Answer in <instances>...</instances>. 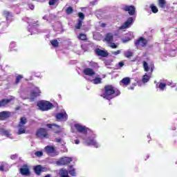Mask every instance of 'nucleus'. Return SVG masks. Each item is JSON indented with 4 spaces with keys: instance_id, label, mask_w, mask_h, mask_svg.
Returning <instances> with one entry per match:
<instances>
[{
    "instance_id": "nucleus-22",
    "label": "nucleus",
    "mask_w": 177,
    "mask_h": 177,
    "mask_svg": "<svg viewBox=\"0 0 177 177\" xmlns=\"http://www.w3.org/2000/svg\"><path fill=\"white\" fill-rule=\"evenodd\" d=\"M45 151L47 154H52L53 153H55V147L52 146H46L45 147Z\"/></svg>"
},
{
    "instance_id": "nucleus-21",
    "label": "nucleus",
    "mask_w": 177,
    "mask_h": 177,
    "mask_svg": "<svg viewBox=\"0 0 177 177\" xmlns=\"http://www.w3.org/2000/svg\"><path fill=\"white\" fill-rule=\"evenodd\" d=\"M156 88H159L160 91H165V88H167V84L163 82H158L156 85Z\"/></svg>"
},
{
    "instance_id": "nucleus-13",
    "label": "nucleus",
    "mask_w": 177,
    "mask_h": 177,
    "mask_svg": "<svg viewBox=\"0 0 177 177\" xmlns=\"http://www.w3.org/2000/svg\"><path fill=\"white\" fill-rule=\"evenodd\" d=\"M10 117V112L9 111H2L0 112V120L5 121Z\"/></svg>"
},
{
    "instance_id": "nucleus-23",
    "label": "nucleus",
    "mask_w": 177,
    "mask_h": 177,
    "mask_svg": "<svg viewBox=\"0 0 177 177\" xmlns=\"http://www.w3.org/2000/svg\"><path fill=\"white\" fill-rule=\"evenodd\" d=\"M158 5L159 8L161 9H165V6H167V1L165 0H158Z\"/></svg>"
},
{
    "instance_id": "nucleus-18",
    "label": "nucleus",
    "mask_w": 177,
    "mask_h": 177,
    "mask_svg": "<svg viewBox=\"0 0 177 177\" xmlns=\"http://www.w3.org/2000/svg\"><path fill=\"white\" fill-rule=\"evenodd\" d=\"M87 146H94V147H99V144L94 139H90L86 141Z\"/></svg>"
},
{
    "instance_id": "nucleus-49",
    "label": "nucleus",
    "mask_w": 177,
    "mask_h": 177,
    "mask_svg": "<svg viewBox=\"0 0 177 177\" xmlns=\"http://www.w3.org/2000/svg\"><path fill=\"white\" fill-rule=\"evenodd\" d=\"M0 171H5V167L3 166H1Z\"/></svg>"
},
{
    "instance_id": "nucleus-8",
    "label": "nucleus",
    "mask_w": 177,
    "mask_h": 177,
    "mask_svg": "<svg viewBox=\"0 0 177 177\" xmlns=\"http://www.w3.org/2000/svg\"><path fill=\"white\" fill-rule=\"evenodd\" d=\"M133 23V18L130 17L120 27V30H125L129 28V26Z\"/></svg>"
},
{
    "instance_id": "nucleus-48",
    "label": "nucleus",
    "mask_w": 177,
    "mask_h": 177,
    "mask_svg": "<svg viewBox=\"0 0 177 177\" xmlns=\"http://www.w3.org/2000/svg\"><path fill=\"white\" fill-rule=\"evenodd\" d=\"M118 65L120 67H122L124 66V62H119Z\"/></svg>"
},
{
    "instance_id": "nucleus-52",
    "label": "nucleus",
    "mask_w": 177,
    "mask_h": 177,
    "mask_svg": "<svg viewBox=\"0 0 177 177\" xmlns=\"http://www.w3.org/2000/svg\"><path fill=\"white\" fill-rule=\"evenodd\" d=\"M128 89L133 91V89H135V88L133 86H130V87L128 88Z\"/></svg>"
},
{
    "instance_id": "nucleus-35",
    "label": "nucleus",
    "mask_w": 177,
    "mask_h": 177,
    "mask_svg": "<svg viewBox=\"0 0 177 177\" xmlns=\"http://www.w3.org/2000/svg\"><path fill=\"white\" fill-rule=\"evenodd\" d=\"M21 80H23V75H18L17 77H16V80H15V85H17L20 81H21Z\"/></svg>"
},
{
    "instance_id": "nucleus-5",
    "label": "nucleus",
    "mask_w": 177,
    "mask_h": 177,
    "mask_svg": "<svg viewBox=\"0 0 177 177\" xmlns=\"http://www.w3.org/2000/svg\"><path fill=\"white\" fill-rule=\"evenodd\" d=\"M122 10H124V12H128L129 16H133L136 12L134 6L126 5L124 6V8H122Z\"/></svg>"
},
{
    "instance_id": "nucleus-44",
    "label": "nucleus",
    "mask_w": 177,
    "mask_h": 177,
    "mask_svg": "<svg viewBox=\"0 0 177 177\" xmlns=\"http://www.w3.org/2000/svg\"><path fill=\"white\" fill-rule=\"evenodd\" d=\"M28 8L29 9H30V10H34V9L35 8V6H34V4H29Z\"/></svg>"
},
{
    "instance_id": "nucleus-36",
    "label": "nucleus",
    "mask_w": 177,
    "mask_h": 177,
    "mask_svg": "<svg viewBox=\"0 0 177 177\" xmlns=\"http://www.w3.org/2000/svg\"><path fill=\"white\" fill-rule=\"evenodd\" d=\"M132 56H133V53L131 51H126L124 53V57H127V59H130V57H132Z\"/></svg>"
},
{
    "instance_id": "nucleus-1",
    "label": "nucleus",
    "mask_w": 177,
    "mask_h": 177,
    "mask_svg": "<svg viewBox=\"0 0 177 177\" xmlns=\"http://www.w3.org/2000/svg\"><path fill=\"white\" fill-rule=\"evenodd\" d=\"M103 93L101 97L106 99V100H111V99H114V97L121 95V92L119 90H115V88L110 84L104 86Z\"/></svg>"
},
{
    "instance_id": "nucleus-28",
    "label": "nucleus",
    "mask_w": 177,
    "mask_h": 177,
    "mask_svg": "<svg viewBox=\"0 0 177 177\" xmlns=\"http://www.w3.org/2000/svg\"><path fill=\"white\" fill-rule=\"evenodd\" d=\"M149 81H150V76H149V75L145 74L142 76V82L144 84H146L147 82H149Z\"/></svg>"
},
{
    "instance_id": "nucleus-15",
    "label": "nucleus",
    "mask_w": 177,
    "mask_h": 177,
    "mask_svg": "<svg viewBox=\"0 0 177 177\" xmlns=\"http://www.w3.org/2000/svg\"><path fill=\"white\" fill-rule=\"evenodd\" d=\"M113 39H114V36L113 35V34L111 32H108L105 35L104 41H105V42H107V44H111Z\"/></svg>"
},
{
    "instance_id": "nucleus-32",
    "label": "nucleus",
    "mask_w": 177,
    "mask_h": 177,
    "mask_svg": "<svg viewBox=\"0 0 177 177\" xmlns=\"http://www.w3.org/2000/svg\"><path fill=\"white\" fill-rule=\"evenodd\" d=\"M65 12L66 15H71L74 13V9H73V7L69 6L66 9Z\"/></svg>"
},
{
    "instance_id": "nucleus-19",
    "label": "nucleus",
    "mask_w": 177,
    "mask_h": 177,
    "mask_svg": "<svg viewBox=\"0 0 177 177\" xmlns=\"http://www.w3.org/2000/svg\"><path fill=\"white\" fill-rule=\"evenodd\" d=\"M44 167L41 165H37L34 167V171L36 175H41V173L44 171Z\"/></svg>"
},
{
    "instance_id": "nucleus-34",
    "label": "nucleus",
    "mask_w": 177,
    "mask_h": 177,
    "mask_svg": "<svg viewBox=\"0 0 177 177\" xmlns=\"http://www.w3.org/2000/svg\"><path fill=\"white\" fill-rule=\"evenodd\" d=\"M50 44L54 48L59 47V41H57V39H53L50 41Z\"/></svg>"
},
{
    "instance_id": "nucleus-2",
    "label": "nucleus",
    "mask_w": 177,
    "mask_h": 177,
    "mask_svg": "<svg viewBox=\"0 0 177 177\" xmlns=\"http://www.w3.org/2000/svg\"><path fill=\"white\" fill-rule=\"evenodd\" d=\"M37 106L41 111H48L54 107L53 104L49 101H40L37 103Z\"/></svg>"
},
{
    "instance_id": "nucleus-42",
    "label": "nucleus",
    "mask_w": 177,
    "mask_h": 177,
    "mask_svg": "<svg viewBox=\"0 0 177 177\" xmlns=\"http://www.w3.org/2000/svg\"><path fill=\"white\" fill-rule=\"evenodd\" d=\"M69 174L70 175H71V176H75V170L71 169V171H69Z\"/></svg>"
},
{
    "instance_id": "nucleus-11",
    "label": "nucleus",
    "mask_w": 177,
    "mask_h": 177,
    "mask_svg": "<svg viewBox=\"0 0 177 177\" xmlns=\"http://www.w3.org/2000/svg\"><path fill=\"white\" fill-rule=\"evenodd\" d=\"M71 161H73V158L69 157H64L62 158L58 162L60 165H68Z\"/></svg>"
},
{
    "instance_id": "nucleus-41",
    "label": "nucleus",
    "mask_w": 177,
    "mask_h": 177,
    "mask_svg": "<svg viewBox=\"0 0 177 177\" xmlns=\"http://www.w3.org/2000/svg\"><path fill=\"white\" fill-rule=\"evenodd\" d=\"M111 53L115 56H117V55H120V53H121V50H118L117 51H113Z\"/></svg>"
},
{
    "instance_id": "nucleus-17",
    "label": "nucleus",
    "mask_w": 177,
    "mask_h": 177,
    "mask_svg": "<svg viewBox=\"0 0 177 177\" xmlns=\"http://www.w3.org/2000/svg\"><path fill=\"white\" fill-rule=\"evenodd\" d=\"M55 118L57 120V121H60V120H67V113H59L55 115Z\"/></svg>"
},
{
    "instance_id": "nucleus-4",
    "label": "nucleus",
    "mask_w": 177,
    "mask_h": 177,
    "mask_svg": "<svg viewBox=\"0 0 177 177\" xmlns=\"http://www.w3.org/2000/svg\"><path fill=\"white\" fill-rule=\"evenodd\" d=\"M75 129L77 132L80 133H82L83 135H87L88 134V127L86 126L81 125L80 124H75L74 125Z\"/></svg>"
},
{
    "instance_id": "nucleus-45",
    "label": "nucleus",
    "mask_w": 177,
    "mask_h": 177,
    "mask_svg": "<svg viewBox=\"0 0 177 177\" xmlns=\"http://www.w3.org/2000/svg\"><path fill=\"white\" fill-rule=\"evenodd\" d=\"M10 158L11 160H16V158H17V155H12Z\"/></svg>"
},
{
    "instance_id": "nucleus-20",
    "label": "nucleus",
    "mask_w": 177,
    "mask_h": 177,
    "mask_svg": "<svg viewBox=\"0 0 177 177\" xmlns=\"http://www.w3.org/2000/svg\"><path fill=\"white\" fill-rule=\"evenodd\" d=\"M12 102V99H3L0 100V107H3L6 106V104H9Z\"/></svg>"
},
{
    "instance_id": "nucleus-51",
    "label": "nucleus",
    "mask_w": 177,
    "mask_h": 177,
    "mask_svg": "<svg viewBox=\"0 0 177 177\" xmlns=\"http://www.w3.org/2000/svg\"><path fill=\"white\" fill-rule=\"evenodd\" d=\"M61 177H70L68 174L64 175V174H62Z\"/></svg>"
},
{
    "instance_id": "nucleus-55",
    "label": "nucleus",
    "mask_w": 177,
    "mask_h": 177,
    "mask_svg": "<svg viewBox=\"0 0 177 177\" xmlns=\"http://www.w3.org/2000/svg\"><path fill=\"white\" fill-rule=\"evenodd\" d=\"M146 157H147V158H149V156H147Z\"/></svg>"
},
{
    "instance_id": "nucleus-53",
    "label": "nucleus",
    "mask_w": 177,
    "mask_h": 177,
    "mask_svg": "<svg viewBox=\"0 0 177 177\" xmlns=\"http://www.w3.org/2000/svg\"><path fill=\"white\" fill-rule=\"evenodd\" d=\"M10 45H16V43L12 42V43L10 44Z\"/></svg>"
},
{
    "instance_id": "nucleus-12",
    "label": "nucleus",
    "mask_w": 177,
    "mask_h": 177,
    "mask_svg": "<svg viewBox=\"0 0 177 177\" xmlns=\"http://www.w3.org/2000/svg\"><path fill=\"white\" fill-rule=\"evenodd\" d=\"M83 74L84 75H88V77H93L96 74V72L91 68H86L83 71Z\"/></svg>"
},
{
    "instance_id": "nucleus-7",
    "label": "nucleus",
    "mask_w": 177,
    "mask_h": 177,
    "mask_svg": "<svg viewBox=\"0 0 177 177\" xmlns=\"http://www.w3.org/2000/svg\"><path fill=\"white\" fill-rule=\"evenodd\" d=\"M19 171L23 176H30L31 175V171H30V167H28V165H24Z\"/></svg>"
},
{
    "instance_id": "nucleus-38",
    "label": "nucleus",
    "mask_w": 177,
    "mask_h": 177,
    "mask_svg": "<svg viewBox=\"0 0 177 177\" xmlns=\"http://www.w3.org/2000/svg\"><path fill=\"white\" fill-rule=\"evenodd\" d=\"M35 156H36V157H42V156H44V153L42 151H37L35 153Z\"/></svg>"
},
{
    "instance_id": "nucleus-24",
    "label": "nucleus",
    "mask_w": 177,
    "mask_h": 177,
    "mask_svg": "<svg viewBox=\"0 0 177 177\" xmlns=\"http://www.w3.org/2000/svg\"><path fill=\"white\" fill-rule=\"evenodd\" d=\"M120 82L123 84V85H125V86H128L129 84H131V78L129 77H124Z\"/></svg>"
},
{
    "instance_id": "nucleus-46",
    "label": "nucleus",
    "mask_w": 177,
    "mask_h": 177,
    "mask_svg": "<svg viewBox=\"0 0 177 177\" xmlns=\"http://www.w3.org/2000/svg\"><path fill=\"white\" fill-rule=\"evenodd\" d=\"M55 142H57V143H60V142H62V138H55Z\"/></svg>"
},
{
    "instance_id": "nucleus-39",
    "label": "nucleus",
    "mask_w": 177,
    "mask_h": 177,
    "mask_svg": "<svg viewBox=\"0 0 177 177\" xmlns=\"http://www.w3.org/2000/svg\"><path fill=\"white\" fill-rule=\"evenodd\" d=\"M57 1L59 0H49L48 5H50V6H53L54 5H56Z\"/></svg>"
},
{
    "instance_id": "nucleus-37",
    "label": "nucleus",
    "mask_w": 177,
    "mask_h": 177,
    "mask_svg": "<svg viewBox=\"0 0 177 177\" xmlns=\"http://www.w3.org/2000/svg\"><path fill=\"white\" fill-rule=\"evenodd\" d=\"M39 93H41V92L32 91L30 93V96H31V97H37L39 96Z\"/></svg>"
},
{
    "instance_id": "nucleus-31",
    "label": "nucleus",
    "mask_w": 177,
    "mask_h": 177,
    "mask_svg": "<svg viewBox=\"0 0 177 177\" xmlns=\"http://www.w3.org/2000/svg\"><path fill=\"white\" fill-rule=\"evenodd\" d=\"M3 15L6 17V20H9V17H13V16L9 11H4L3 12Z\"/></svg>"
},
{
    "instance_id": "nucleus-26",
    "label": "nucleus",
    "mask_w": 177,
    "mask_h": 177,
    "mask_svg": "<svg viewBox=\"0 0 177 177\" xmlns=\"http://www.w3.org/2000/svg\"><path fill=\"white\" fill-rule=\"evenodd\" d=\"M0 132L2 133V135H4V136H7V138L10 137V133L8 130H5V129H0Z\"/></svg>"
},
{
    "instance_id": "nucleus-9",
    "label": "nucleus",
    "mask_w": 177,
    "mask_h": 177,
    "mask_svg": "<svg viewBox=\"0 0 177 177\" xmlns=\"http://www.w3.org/2000/svg\"><path fill=\"white\" fill-rule=\"evenodd\" d=\"M147 39H145L143 37H140L138 39L136 40L134 44L136 46H140L145 47L147 45Z\"/></svg>"
},
{
    "instance_id": "nucleus-16",
    "label": "nucleus",
    "mask_w": 177,
    "mask_h": 177,
    "mask_svg": "<svg viewBox=\"0 0 177 177\" xmlns=\"http://www.w3.org/2000/svg\"><path fill=\"white\" fill-rule=\"evenodd\" d=\"M17 128L18 129L17 135H23V133H26V126L23 124H18Z\"/></svg>"
},
{
    "instance_id": "nucleus-47",
    "label": "nucleus",
    "mask_w": 177,
    "mask_h": 177,
    "mask_svg": "<svg viewBox=\"0 0 177 177\" xmlns=\"http://www.w3.org/2000/svg\"><path fill=\"white\" fill-rule=\"evenodd\" d=\"M75 145H80V140H78V139L75 140Z\"/></svg>"
},
{
    "instance_id": "nucleus-50",
    "label": "nucleus",
    "mask_w": 177,
    "mask_h": 177,
    "mask_svg": "<svg viewBox=\"0 0 177 177\" xmlns=\"http://www.w3.org/2000/svg\"><path fill=\"white\" fill-rule=\"evenodd\" d=\"M101 27H102V28H104V27H106V24L104 23L101 24Z\"/></svg>"
},
{
    "instance_id": "nucleus-30",
    "label": "nucleus",
    "mask_w": 177,
    "mask_h": 177,
    "mask_svg": "<svg viewBox=\"0 0 177 177\" xmlns=\"http://www.w3.org/2000/svg\"><path fill=\"white\" fill-rule=\"evenodd\" d=\"M81 27H82V20L79 19L77 21V23L76 24V25L75 26V28L76 30H81Z\"/></svg>"
},
{
    "instance_id": "nucleus-40",
    "label": "nucleus",
    "mask_w": 177,
    "mask_h": 177,
    "mask_svg": "<svg viewBox=\"0 0 177 177\" xmlns=\"http://www.w3.org/2000/svg\"><path fill=\"white\" fill-rule=\"evenodd\" d=\"M78 17H80V20H84L85 19V15H84L82 12H78L77 14Z\"/></svg>"
},
{
    "instance_id": "nucleus-6",
    "label": "nucleus",
    "mask_w": 177,
    "mask_h": 177,
    "mask_svg": "<svg viewBox=\"0 0 177 177\" xmlns=\"http://www.w3.org/2000/svg\"><path fill=\"white\" fill-rule=\"evenodd\" d=\"M46 127L49 129H51V131H53V132H54L55 133H60V132H62L60 126L56 124H47Z\"/></svg>"
},
{
    "instance_id": "nucleus-29",
    "label": "nucleus",
    "mask_w": 177,
    "mask_h": 177,
    "mask_svg": "<svg viewBox=\"0 0 177 177\" xmlns=\"http://www.w3.org/2000/svg\"><path fill=\"white\" fill-rule=\"evenodd\" d=\"M93 84L95 85H97L98 84H102V78L101 77H95L92 80Z\"/></svg>"
},
{
    "instance_id": "nucleus-27",
    "label": "nucleus",
    "mask_w": 177,
    "mask_h": 177,
    "mask_svg": "<svg viewBox=\"0 0 177 177\" xmlns=\"http://www.w3.org/2000/svg\"><path fill=\"white\" fill-rule=\"evenodd\" d=\"M27 122H28L27 118H26V117H21V118H20V121H19V122L18 124L26 126V124H27Z\"/></svg>"
},
{
    "instance_id": "nucleus-14",
    "label": "nucleus",
    "mask_w": 177,
    "mask_h": 177,
    "mask_svg": "<svg viewBox=\"0 0 177 177\" xmlns=\"http://www.w3.org/2000/svg\"><path fill=\"white\" fill-rule=\"evenodd\" d=\"M95 53L97 56H101L102 57H107L109 56V53L100 48L95 49Z\"/></svg>"
},
{
    "instance_id": "nucleus-43",
    "label": "nucleus",
    "mask_w": 177,
    "mask_h": 177,
    "mask_svg": "<svg viewBox=\"0 0 177 177\" xmlns=\"http://www.w3.org/2000/svg\"><path fill=\"white\" fill-rule=\"evenodd\" d=\"M111 44V48H112V49H117V45L115 43H110Z\"/></svg>"
},
{
    "instance_id": "nucleus-33",
    "label": "nucleus",
    "mask_w": 177,
    "mask_h": 177,
    "mask_svg": "<svg viewBox=\"0 0 177 177\" xmlns=\"http://www.w3.org/2000/svg\"><path fill=\"white\" fill-rule=\"evenodd\" d=\"M150 9L153 13H158V8L154 4H151Z\"/></svg>"
},
{
    "instance_id": "nucleus-25",
    "label": "nucleus",
    "mask_w": 177,
    "mask_h": 177,
    "mask_svg": "<svg viewBox=\"0 0 177 177\" xmlns=\"http://www.w3.org/2000/svg\"><path fill=\"white\" fill-rule=\"evenodd\" d=\"M78 39L80 41H88V37L84 33H80L77 36Z\"/></svg>"
},
{
    "instance_id": "nucleus-56",
    "label": "nucleus",
    "mask_w": 177,
    "mask_h": 177,
    "mask_svg": "<svg viewBox=\"0 0 177 177\" xmlns=\"http://www.w3.org/2000/svg\"><path fill=\"white\" fill-rule=\"evenodd\" d=\"M157 82H154L155 84H156Z\"/></svg>"
},
{
    "instance_id": "nucleus-54",
    "label": "nucleus",
    "mask_w": 177,
    "mask_h": 177,
    "mask_svg": "<svg viewBox=\"0 0 177 177\" xmlns=\"http://www.w3.org/2000/svg\"><path fill=\"white\" fill-rule=\"evenodd\" d=\"M44 177H50V175H46Z\"/></svg>"
},
{
    "instance_id": "nucleus-10",
    "label": "nucleus",
    "mask_w": 177,
    "mask_h": 177,
    "mask_svg": "<svg viewBox=\"0 0 177 177\" xmlns=\"http://www.w3.org/2000/svg\"><path fill=\"white\" fill-rule=\"evenodd\" d=\"M142 64L144 71L147 73L149 70H151V73H153V71L154 70V64H150L149 66V64H147L146 61H143Z\"/></svg>"
},
{
    "instance_id": "nucleus-3",
    "label": "nucleus",
    "mask_w": 177,
    "mask_h": 177,
    "mask_svg": "<svg viewBox=\"0 0 177 177\" xmlns=\"http://www.w3.org/2000/svg\"><path fill=\"white\" fill-rule=\"evenodd\" d=\"M35 135L37 138L40 139H49V134L48 133V130L45 128H39L37 130Z\"/></svg>"
}]
</instances>
